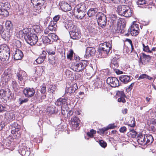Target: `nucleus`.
<instances>
[{"instance_id": "nucleus-27", "label": "nucleus", "mask_w": 156, "mask_h": 156, "mask_svg": "<svg viewBox=\"0 0 156 156\" xmlns=\"http://www.w3.org/2000/svg\"><path fill=\"white\" fill-rule=\"evenodd\" d=\"M57 25L56 23L53 21L51 20L49 23L48 28L51 31H55L57 30Z\"/></svg>"}, {"instance_id": "nucleus-31", "label": "nucleus", "mask_w": 156, "mask_h": 156, "mask_svg": "<svg viewBox=\"0 0 156 156\" xmlns=\"http://www.w3.org/2000/svg\"><path fill=\"white\" fill-rule=\"evenodd\" d=\"M98 9L97 8H91L87 12V15L90 16H93L97 12Z\"/></svg>"}, {"instance_id": "nucleus-64", "label": "nucleus", "mask_w": 156, "mask_h": 156, "mask_svg": "<svg viewBox=\"0 0 156 156\" xmlns=\"http://www.w3.org/2000/svg\"><path fill=\"white\" fill-rule=\"evenodd\" d=\"M143 50L144 51H146L147 52H151V51L149 49V47L148 46V45L146 46V47H144V48Z\"/></svg>"}, {"instance_id": "nucleus-43", "label": "nucleus", "mask_w": 156, "mask_h": 156, "mask_svg": "<svg viewBox=\"0 0 156 156\" xmlns=\"http://www.w3.org/2000/svg\"><path fill=\"white\" fill-rule=\"evenodd\" d=\"M128 125L131 127H134L135 125V119L133 118L132 119V120L130 121V122H129Z\"/></svg>"}, {"instance_id": "nucleus-54", "label": "nucleus", "mask_w": 156, "mask_h": 156, "mask_svg": "<svg viewBox=\"0 0 156 156\" xmlns=\"http://www.w3.org/2000/svg\"><path fill=\"white\" fill-rule=\"evenodd\" d=\"M23 32V34H24V37L25 38V37L27 36V35L28 34H30V33L28 32L29 30L28 28H26L24 29L23 30H22Z\"/></svg>"}, {"instance_id": "nucleus-28", "label": "nucleus", "mask_w": 156, "mask_h": 156, "mask_svg": "<svg viewBox=\"0 0 156 156\" xmlns=\"http://www.w3.org/2000/svg\"><path fill=\"white\" fill-rule=\"evenodd\" d=\"M5 118L9 122L15 119V115L12 113H7L5 114Z\"/></svg>"}, {"instance_id": "nucleus-41", "label": "nucleus", "mask_w": 156, "mask_h": 156, "mask_svg": "<svg viewBox=\"0 0 156 156\" xmlns=\"http://www.w3.org/2000/svg\"><path fill=\"white\" fill-rule=\"evenodd\" d=\"M6 92L3 89L0 90V98H4L6 96Z\"/></svg>"}, {"instance_id": "nucleus-58", "label": "nucleus", "mask_w": 156, "mask_h": 156, "mask_svg": "<svg viewBox=\"0 0 156 156\" xmlns=\"http://www.w3.org/2000/svg\"><path fill=\"white\" fill-rule=\"evenodd\" d=\"M147 75L145 74H143L142 75H141L138 77L137 80H139L140 79H147Z\"/></svg>"}, {"instance_id": "nucleus-37", "label": "nucleus", "mask_w": 156, "mask_h": 156, "mask_svg": "<svg viewBox=\"0 0 156 156\" xmlns=\"http://www.w3.org/2000/svg\"><path fill=\"white\" fill-rule=\"evenodd\" d=\"M112 2L115 4L125 3H127L128 0H110Z\"/></svg>"}, {"instance_id": "nucleus-24", "label": "nucleus", "mask_w": 156, "mask_h": 156, "mask_svg": "<svg viewBox=\"0 0 156 156\" xmlns=\"http://www.w3.org/2000/svg\"><path fill=\"white\" fill-rule=\"evenodd\" d=\"M60 7L62 10L64 12L68 11L71 9V6L66 2L62 3Z\"/></svg>"}, {"instance_id": "nucleus-14", "label": "nucleus", "mask_w": 156, "mask_h": 156, "mask_svg": "<svg viewBox=\"0 0 156 156\" xmlns=\"http://www.w3.org/2000/svg\"><path fill=\"white\" fill-rule=\"evenodd\" d=\"M23 93L26 97H32L35 93V90L33 88H26L23 90Z\"/></svg>"}, {"instance_id": "nucleus-23", "label": "nucleus", "mask_w": 156, "mask_h": 156, "mask_svg": "<svg viewBox=\"0 0 156 156\" xmlns=\"http://www.w3.org/2000/svg\"><path fill=\"white\" fill-rule=\"evenodd\" d=\"M77 89L78 87L77 84L75 83L72 86L69 87H67L66 89V92L69 94L73 93Z\"/></svg>"}, {"instance_id": "nucleus-45", "label": "nucleus", "mask_w": 156, "mask_h": 156, "mask_svg": "<svg viewBox=\"0 0 156 156\" xmlns=\"http://www.w3.org/2000/svg\"><path fill=\"white\" fill-rule=\"evenodd\" d=\"M108 130V128L107 127H104L101 129H99L98 131V133L100 134H103L104 133L105 131Z\"/></svg>"}, {"instance_id": "nucleus-62", "label": "nucleus", "mask_w": 156, "mask_h": 156, "mask_svg": "<svg viewBox=\"0 0 156 156\" xmlns=\"http://www.w3.org/2000/svg\"><path fill=\"white\" fill-rule=\"evenodd\" d=\"M119 131L121 133H124L126 130V128L125 126H122L119 129Z\"/></svg>"}, {"instance_id": "nucleus-60", "label": "nucleus", "mask_w": 156, "mask_h": 156, "mask_svg": "<svg viewBox=\"0 0 156 156\" xmlns=\"http://www.w3.org/2000/svg\"><path fill=\"white\" fill-rule=\"evenodd\" d=\"M116 127V126H115L114 123L111 124H109L108 127H107L108 128V130L109 129H112Z\"/></svg>"}, {"instance_id": "nucleus-20", "label": "nucleus", "mask_w": 156, "mask_h": 156, "mask_svg": "<svg viewBox=\"0 0 156 156\" xmlns=\"http://www.w3.org/2000/svg\"><path fill=\"white\" fill-rule=\"evenodd\" d=\"M67 99L64 98H60L55 102V104L58 106L65 105H67Z\"/></svg>"}, {"instance_id": "nucleus-61", "label": "nucleus", "mask_w": 156, "mask_h": 156, "mask_svg": "<svg viewBox=\"0 0 156 156\" xmlns=\"http://www.w3.org/2000/svg\"><path fill=\"white\" fill-rule=\"evenodd\" d=\"M16 46L18 48L20 47L21 46V42L18 40L16 41Z\"/></svg>"}, {"instance_id": "nucleus-1", "label": "nucleus", "mask_w": 156, "mask_h": 156, "mask_svg": "<svg viewBox=\"0 0 156 156\" xmlns=\"http://www.w3.org/2000/svg\"><path fill=\"white\" fill-rule=\"evenodd\" d=\"M111 22L113 26L112 30L113 32L123 33L125 32V20L122 19H118L117 17L114 15H112L111 17Z\"/></svg>"}, {"instance_id": "nucleus-30", "label": "nucleus", "mask_w": 156, "mask_h": 156, "mask_svg": "<svg viewBox=\"0 0 156 156\" xmlns=\"http://www.w3.org/2000/svg\"><path fill=\"white\" fill-rule=\"evenodd\" d=\"M46 52L43 51V55L40 56L37 59L36 61L37 63L38 64L41 63L46 58V56L45 55Z\"/></svg>"}, {"instance_id": "nucleus-59", "label": "nucleus", "mask_w": 156, "mask_h": 156, "mask_svg": "<svg viewBox=\"0 0 156 156\" xmlns=\"http://www.w3.org/2000/svg\"><path fill=\"white\" fill-rule=\"evenodd\" d=\"M60 16L58 15L55 16L53 18V21L55 23L58 21L60 18Z\"/></svg>"}, {"instance_id": "nucleus-49", "label": "nucleus", "mask_w": 156, "mask_h": 156, "mask_svg": "<svg viewBox=\"0 0 156 156\" xmlns=\"http://www.w3.org/2000/svg\"><path fill=\"white\" fill-rule=\"evenodd\" d=\"M7 108L5 106L0 105V112H3L7 111Z\"/></svg>"}, {"instance_id": "nucleus-32", "label": "nucleus", "mask_w": 156, "mask_h": 156, "mask_svg": "<svg viewBox=\"0 0 156 156\" xmlns=\"http://www.w3.org/2000/svg\"><path fill=\"white\" fill-rule=\"evenodd\" d=\"M0 13V16H2L4 17H7L9 15V12L8 11L5 9H1Z\"/></svg>"}, {"instance_id": "nucleus-38", "label": "nucleus", "mask_w": 156, "mask_h": 156, "mask_svg": "<svg viewBox=\"0 0 156 156\" xmlns=\"http://www.w3.org/2000/svg\"><path fill=\"white\" fill-rule=\"evenodd\" d=\"M10 126L12 128H15V129L17 130V131H18L19 129L20 128V126L16 122H14L12 123Z\"/></svg>"}, {"instance_id": "nucleus-52", "label": "nucleus", "mask_w": 156, "mask_h": 156, "mask_svg": "<svg viewBox=\"0 0 156 156\" xmlns=\"http://www.w3.org/2000/svg\"><path fill=\"white\" fill-rule=\"evenodd\" d=\"M131 34L133 36H136L138 34V30H130Z\"/></svg>"}, {"instance_id": "nucleus-55", "label": "nucleus", "mask_w": 156, "mask_h": 156, "mask_svg": "<svg viewBox=\"0 0 156 156\" xmlns=\"http://www.w3.org/2000/svg\"><path fill=\"white\" fill-rule=\"evenodd\" d=\"M136 3L138 5H142L146 4V1L145 0H138Z\"/></svg>"}, {"instance_id": "nucleus-44", "label": "nucleus", "mask_w": 156, "mask_h": 156, "mask_svg": "<svg viewBox=\"0 0 156 156\" xmlns=\"http://www.w3.org/2000/svg\"><path fill=\"white\" fill-rule=\"evenodd\" d=\"M139 28L138 27V25L137 24H133L131 25L130 30H139Z\"/></svg>"}, {"instance_id": "nucleus-2", "label": "nucleus", "mask_w": 156, "mask_h": 156, "mask_svg": "<svg viewBox=\"0 0 156 156\" xmlns=\"http://www.w3.org/2000/svg\"><path fill=\"white\" fill-rule=\"evenodd\" d=\"M65 24V27L69 31L70 37L75 40H78L80 38L81 36V32L77 26L71 21H68Z\"/></svg>"}, {"instance_id": "nucleus-11", "label": "nucleus", "mask_w": 156, "mask_h": 156, "mask_svg": "<svg viewBox=\"0 0 156 156\" xmlns=\"http://www.w3.org/2000/svg\"><path fill=\"white\" fill-rule=\"evenodd\" d=\"M107 83L112 87H115L119 85L118 80L115 77H108L106 80Z\"/></svg>"}, {"instance_id": "nucleus-26", "label": "nucleus", "mask_w": 156, "mask_h": 156, "mask_svg": "<svg viewBox=\"0 0 156 156\" xmlns=\"http://www.w3.org/2000/svg\"><path fill=\"white\" fill-rule=\"evenodd\" d=\"M35 96L36 99L39 102H42L43 99H44L46 98L45 94H40L38 92H36Z\"/></svg>"}, {"instance_id": "nucleus-40", "label": "nucleus", "mask_w": 156, "mask_h": 156, "mask_svg": "<svg viewBox=\"0 0 156 156\" xmlns=\"http://www.w3.org/2000/svg\"><path fill=\"white\" fill-rule=\"evenodd\" d=\"M58 51L62 55V58H65V49L64 48L58 49Z\"/></svg>"}, {"instance_id": "nucleus-33", "label": "nucleus", "mask_w": 156, "mask_h": 156, "mask_svg": "<svg viewBox=\"0 0 156 156\" xmlns=\"http://www.w3.org/2000/svg\"><path fill=\"white\" fill-rule=\"evenodd\" d=\"M42 41L43 43L45 44H50L51 42V39L50 37H49L44 36L42 37Z\"/></svg>"}, {"instance_id": "nucleus-35", "label": "nucleus", "mask_w": 156, "mask_h": 156, "mask_svg": "<svg viewBox=\"0 0 156 156\" xmlns=\"http://www.w3.org/2000/svg\"><path fill=\"white\" fill-rule=\"evenodd\" d=\"M77 11H85L86 9V7L84 4H80L77 6L76 8Z\"/></svg>"}, {"instance_id": "nucleus-36", "label": "nucleus", "mask_w": 156, "mask_h": 156, "mask_svg": "<svg viewBox=\"0 0 156 156\" xmlns=\"http://www.w3.org/2000/svg\"><path fill=\"white\" fill-rule=\"evenodd\" d=\"M77 12H78L77 15V18L81 19L84 16L85 14L84 11L77 10Z\"/></svg>"}, {"instance_id": "nucleus-17", "label": "nucleus", "mask_w": 156, "mask_h": 156, "mask_svg": "<svg viewBox=\"0 0 156 156\" xmlns=\"http://www.w3.org/2000/svg\"><path fill=\"white\" fill-rule=\"evenodd\" d=\"M96 52L95 48H94L88 47H87L86 51L85 56L87 58L90 56L94 55Z\"/></svg>"}, {"instance_id": "nucleus-19", "label": "nucleus", "mask_w": 156, "mask_h": 156, "mask_svg": "<svg viewBox=\"0 0 156 156\" xmlns=\"http://www.w3.org/2000/svg\"><path fill=\"white\" fill-rule=\"evenodd\" d=\"M45 1L46 0H31V2L33 5L38 6L40 9L44 5Z\"/></svg>"}, {"instance_id": "nucleus-50", "label": "nucleus", "mask_w": 156, "mask_h": 156, "mask_svg": "<svg viewBox=\"0 0 156 156\" xmlns=\"http://www.w3.org/2000/svg\"><path fill=\"white\" fill-rule=\"evenodd\" d=\"M17 37L21 38L23 37L24 36V34H23V32L22 30L19 31L17 34Z\"/></svg>"}, {"instance_id": "nucleus-13", "label": "nucleus", "mask_w": 156, "mask_h": 156, "mask_svg": "<svg viewBox=\"0 0 156 156\" xmlns=\"http://www.w3.org/2000/svg\"><path fill=\"white\" fill-rule=\"evenodd\" d=\"M151 58V56L150 55L143 53L140 57L139 63L142 65H145L149 62Z\"/></svg>"}, {"instance_id": "nucleus-7", "label": "nucleus", "mask_w": 156, "mask_h": 156, "mask_svg": "<svg viewBox=\"0 0 156 156\" xmlns=\"http://www.w3.org/2000/svg\"><path fill=\"white\" fill-rule=\"evenodd\" d=\"M88 62L87 60H81L79 63L76 64L71 67V69L74 71L78 72L83 71L88 65Z\"/></svg>"}, {"instance_id": "nucleus-6", "label": "nucleus", "mask_w": 156, "mask_h": 156, "mask_svg": "<svg viewBox=\"0 0 156 156\" xmlns=\"http://www.w3.org/2000/svg\"><path fill=\"white\" fill-rule=\"evenodd\" d=\"M117 11L120 15H122L126 17H130L133 12L129 6L123 5L118 6Z\"/></svg>"}, {"instance_id": "nucleus-3", "label": "nucleus", "mask_w": 156, "mask_h": 156, "mask_svg": "<svg viewBox=\"0 0 156 156\" xmlns=\"http://www.w3.org/2000/svg\"><path fill=\"white\" fill-rule=\"evenodd\" d=\"M99 47V55H101V58L106 57L107 55L112 52V51H111L112 45L108 42H105L101 44Z\"/></svg>"}, {"instance_id": "nucleus-9", "label": "nucleus", "mask_w": 156, "mask_h": 156, "mask_svg": "<svg viewBox=\"0 0 156 156\" xmlns=\"http://www.w3.org/2000/svg\"><path fill=\"white\" fill-rule=\"evenodd\" d=\"M25 40L28 44L32 46L36 44L38 39L36 34L31 33L27 35Z\"/></svg>"}, {"instance_id": "nucleus-57", "label": "nucleus", "mask_w": 156, "mask_h": 156, "mask_svg": "<svg viewBox=\"0 0 156 156\" xmlns=\"http://www.w3.org/2000/svg\"><path fill=\"white\" fill-rule=\"evenodd\" d=\"M134 85V83H132L129 86L126 88V90L127 92L130 91L133 88Z\"/></svg>"}, {"instance_id": "nucleus-29", "label": "nucleus", "mask_w": 156, "mask_h": 156, "mask_svg": "<svg viewBox=\"0 0 156 156\" xmlns=\"http://www.w3.org/2000/svg\"><path fill=\"white\" fill-rule=\"evenodd\" d=\"M47 111L50 114H53L56 113L58 110L55 106L52 105L48 107Z\"/></svg>"}, {"instance_id": "nucleus-34", "label": "nucleus", "mask_w": 156, "mask_h": 156, "mask_svg": "<svg viewBox=\"0 0 156 156\" xmlns=\"http://www.w3.org/2000/svg\"><path fill=\"white\" fill-rule=\"evenodd\" d=\"M11 86L15 91L16 90L19 88L17 83L14 79H12V80Z\"/></svg>"}, {"instance_id": "nucleus-5", "label": "nucleus", "mask_w": 156, "mask_h": 156, "mask_svg": "<svg viewBox=\"0 0 156 156\" xmlns=\"http://www.w3.org/2000/svg\"><path fill=\"white\" fill-rule=\"evenodd\" d=\"M154 139L151 135H141L138 137L137 141L139 144L144 146L149 144L153 141Z\"/></svg>"}, {"instance_id": "nucleus-39", "label": "nucleus", "mask_w": 156, "mask_h": 156, "mask_svg": "<svg viewBox=\"0 0 156 156\" xmlns=\"http://www.w3.org/2000/svg\"><path fill=\"white\" fill-rule=\"evenodd\" d=\"M74 52L73 51L72 49H70L68 53L67 54V58L70 60H71L73 57Z\"/></svg>"}, {"instance_id": "nucleus-16", "label": "nucleus", "mask_w": 156, "mask_h": 156, "mask_svg": "<svg viewBox=\"0 0 156 156\" xmlns=\"http://www.w3.org/2000/svg\"><path fill=\"white\" fill-rule=\"evenodd\" d=\"M14 54V58L15 60H21L23 56V52L20 50L16 49Z\"/></svg>"}, {"instance_id": "nucleus-15", "label": "nucleus", "mask_w": 156, "mask_h": 156, "mask_svg": "<svg viewBox=\"0 0 156 156\" xmlns=\"http://www.w3.org/2000/svg\"><path fill=\"white\" fill-rule=\"evenodd\" d=\"M10 74L9 73L8 69L5 70L1 76V80L3 82H7L10 79Z\"/></svg>"}, {"instance_id": "nucleus-63", "label": "nucleus", "mask_w": 156, "mask_h": 156, "mask_svg": "<svg viewBox=\"0 0 156 156\" xmlns=\"http://www.w3.org/2000/svg\"><path fill=\"white\" fill-rule=\"evenodd\" d=\"M46 91V88L45 86H43L41 90V94H45Z\"/></svg>"}, {"instance_id": "nucleus-8", "label": "nucleus", "mask_w": 156, "mask_h": 156, "mask_svg": "<svg viewBox=\"0 0 156 156\" xmlns=\"http://www.w3.org/2000/svg\"><path fill=\"white\" fill-rule=\"evenodd\" d=\"M96 18L98 25L102 28H104L107 23V17L102 12H98L96 15Z\"/></svg>"}, {"instance_id": "nucleus-18", "label": "nucleus", "mask_w": 156, "mask_h": 156, "mask_svg": "<svg viewBox=\"0 0 156 156\" xmlns=\"http://www.w3.org/2000/svg\"><path fill=\"white\" fill-rule=\"evenodd\" d=\"M30 148L27 147L26 146H23L20 149V153L22 156H29L30 154Z\"/></svg>"}, {"instance_id": "nucleus-47", "label": "nucleus", "mask_w": 156, "mask_h": 156, "mask_svg": "<svg viewBox=\"0 0 156 156\" xmlns=\"http://www.w3.org/2000/svg\"><path fill=\"white\" fill-rule=\"evenodd\" d=\"M49 37L51 38L54 40H56L58 38V36L54 33H50V34L49 35Z\"/></svg>"}, {"instance_id": "nucleus-10", "label": "nucleus", "mask_w": 156, "mask_h": 156, "mask_svg": "<svg viewBox=\"0 0 156 156\" xmlns=\"http://www.w3.org/2000/svg\"><path fill=\"white\" fill-rule=\"evenodd\" d=\"M5 27L6 30V37L9 38L13 32V27L12 22L9 20L6 21L5 23Z\"/></svg>"}, {"instance_id": "nucleus-46", "label": "nucleus", "mask_w": 156, "mask_h": 156, "mask_svg": "<svg viewBox=\"0 0 156 156\" xmlns=\"http://www.w3.org/2000/svg\"><path fill=\"white\" fill-rule=\"evenodd\" d=\"M19 103L20 105H21L23 103H26L28 101L27 98H19Z\"/></svg>"}, {"instance_id": "nucleus-48", "label": "nucleus", "mask_w": 156, "mask_h": 156, "mask_svg": "<svg viewBox=\"0 0 156 156\" xmlns=\"http://www.w3.org/2000/svg\"><path fill=\"white\" fill-rule=\"evenodd\" d=\"M99 143L100 146L103 147L105 148L107 146L106 142L102 140H100Z\"/></svg>"}, {"instance_id": "nucleus-53", "label": "nucleus", "mask_w": 156, "mask_h": 156, "mask_svg": "<svg viewBox=\"0 0 156 156\" xmlns=\"http://www.w3.org/2000/svg\"><path fill=\"white\" fill-rule=\"evenodd\" d=\"M126 97H119L118 99V101L119 102H122L123 103H125L126 100L125 99V98Z\"/></svg>"}, {"instance_id": "nucleus-25", "label": "nucleus", "mask_w": 156, "mask_h": 156, "mask_svg": "<svg viewBox=\"0 0 156 156\" xmlns=\"http://www.w3.org/2000/svg\"><path fill=\"white\" fill-rule=\"evenodd\" d=\"M119 79L120 81L124 83H127L131 81L130 76L126 75H122L120 76Z\"/></svg>"}, {"instance_id": "nucleus-12", "label": "nucleus", "mask_w": 156, "mask_h": 156, "mask_svg": "<svg viewBox=\"0 0 156 156\" xmlns=\"http://www.w3.org/2000/svg\"><path fill=\"white\" fill-rule=\"evenodd\" d=\"M27 74L26 73L23 71H21L17 73L16 76L19 80V83L20 84L21 86H23L24 85V83L22 82L24 79L27 77Z\"/></svg>"}, {"instance_id": "nucleus-4", "label": "nucleus", "mask_w": 156, "mask_h": 156, "mask_svg": "<svg viewBox=\"0 0 156 156\" xmlns=\"http://www.w3.org/2000/svg\"><path fill=\"white\" fill-rule=\"evenodd\" d=\"M10 56V49L6 44L1 46L0 49V59L4 62L9 60Z\"/></svg>"}, {"instance_id": "nucleus-21", "label": "nucleus", "mask_w": 156, "mask_h": 156, "mask_svg": "<svg viewBox=\"0 0 156 156\" xmlns=\"http://www.w3.org/2000/svg\"><path fill=\"white\" fill-rule=\"evenodd\" d=\"M119 58V56L117 55L114 57L112 61L111 66L114 69H116L119 66V64L117 61V60Z\"/></svg>"}, {"instance_id": "nucleus-56", "label": "nucleus", "mask_w": 156, "mask_h": 156, "mask_svg": "<svg viewBox=\"0 0 156 156\" xmlns=\"http://www.w3.org/2000/svg\"><path fill=\"white\" fill-rule=\"evenodd\" d=\"M65 73L68 77H71L72 76V73L69 70H67L65 72Z\"/></svg>"}, {"instance_id": "nucleus-22", "label": "nucleus", "mask_w": 156, "mask_h": 156, "mask_svg": "<svg viewBox=\"0 0 156 156\" xmlns=\"http://www.w3.org/2000/svg\"><path fill=\"white\" fill-rule=\"evenodd\" d=\"M71 123L73 127L76 128L80 124V120L77 117H73L71 119Z\"/></svg>"}, {"instance_id": "nucleus-42", "label": "nucleus", "mask_w": 156, "mask_h": 156, "mask_svg": "<svg viewBox=\"0 0 156 156\" xmlns=\"http://www.w3.org/2000/svg\"><path fill=\"white\" fill-rule=\"evenodd\" d=\"M116 94L118 97H126L123 91H118L116 93Z\"/></svg>"}, {"instance_id": "nucleus-51", "label": "nucleus", "mask_w": 156, "mask_h": 156, "mask_svg": "<svg viewBox=\"0 0 156 156\" xmlns=\"http://www.w3.org/2000/svg\"><path fill=\"white\" fill-rule=\"evenodd\" d=\"M49 89L50 90L51 92L52 93H54L56 90V87L55 85H51Z\"/></svg>"}]
</instances>
